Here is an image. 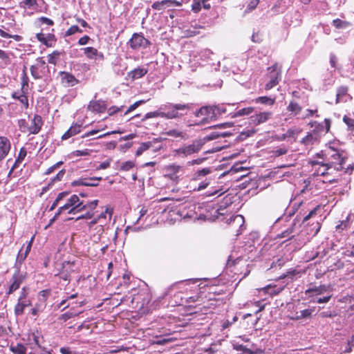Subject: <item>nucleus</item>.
<instances>
[{
    "label": "nucleus",
    "mask_w": 354,
    "mask_h": 354,
    "mask_svg": "<svg viewBox=\"0 0 354 354\" xmlns=\"http://www.w3.org/2000/svg\"><path fill=\"white\" fill-rule=\"evenodd\" d=\"M11 144L9 139L0 136V155H8L10 150Z\"/></svg>",
    "instance_id": "nucleus-35"
},
{
    "label": "nucleus",
    "mask_w": 354,
    "mask_h": 354,
    "mask_svg": "<svg viewBox=\"0 0 354 354\" xmlns=\"http://www.w3.org/2000/svg\"><path fill=\"white\" fill-rule=\"evenodd\" d=\"M27 94L28 93H22L21 91V95L19 98L17 100L23 104L24 109H27L29 106Z\"/></svg>",
    "instance_id": "nucleus-58"
},
{
    "label": "nucleus",
    "mask_w": 354,
    "mask_h": 354,
    "mask_svg": "<svg viewBox=\"0 0 354 354\" xmlns=\"http://www.w3.org/2000/svg\"><path fill=\"white\" fill-rule=\"evenodd\" d=\"M38 0H24L20 3V6L23 8H33L38 6Z\"/></svg>",
    "instance_id": "nucleus-52"
},
{
    "label": "nucleus",
    "mask_w": 354,
    "mask_h": 354,
    "mask_svg": "<svg viewBox=\"0 0 354 354\" xmlns=\"http://www.w3.org/2000/svg\"><path fill=\"white\" fill-rule=\"evenodd\" d=\"M37 64L36 66L39 68H41L40 73L46 75V72L49 71V67L48 65H46V62L44 60L43 57H38L37 59Z\"/></svg>",
    "instance_id": "nucleus-46"
},
{
    "label": "nucleus",
    "mask_w": 354,
    "mask_h": 354,
    "mask_svg": "<svg viewBox=\"0 0 354 354\" xmlns=\"http://www.w3.org/2000/svg\"><path fill=\"white\" fill-rule=\"evenodd\" d=\"M148 72L147 68L138 66L127 73V78H131L132 80H138L144 77Z\"/></svg>",
    "instance_id": "nucleus-29"
},
{
    "label": "nucleus",
    "mask_w": 354,
    "mask_h": 354,
    "mask_svg": "<svg viewBox=\"0 0 354 354\" xmlns=\"http://www.w3.org/2000/svg\"><path fill=\"white\" fill-rule=\"evenodd\" d=\"M219 219L222 221H225L226 223L231 226L235 231L236 236L242 234V232L245 229V218L242 215H231L229 218L224 216L223 217H221Z\"/></svg>",
    "instance_id": "nucleus-8"
},
{
    "label": "nucleus",
    "mask_w": 354,
    "mask_h": 354,
    "mask_svg": "<svg viewBox=\"0 0 354 354\" xmlns=\"http://www.w3.org/2000/svg\"><path fill=\"white\" fill-rule=\"evenodd\" d=\"M82 127V123L76 122L73 124L62 136V140H65L79 133Z\"/></svg>",
    "instance_id": "nucleus-30"
},
{
    "label": "nucleus",
    "mask_w": 354,
    "mask_h": 354,
    "mask_svg": "<svg viewBox=\"0 0 354 354\" xmlns=\"http://www.w3.org/2000/svg\"><path fill=\"white\" fill-rule=\"evenodd\" d=\"M268 70L269 71L270 80L265 85L266 90H270L277 85L281 77V66L277 63L268 67Z\"/></svg>",
    "instance_id": "nucleus-9"
},
{
    "label": "nucleus",
    "mask_w": 354,
    "mask_h": 354,
    "mask_svg": "<svg viewBox=\"0 0 354 354\" xmlns=\"http://www.w3.org/2000/svg\"><path fill=\"white\" fill-rule=\"evenodd\" d=\"M232 135V133L228 131L220 132L217 131H214L211 132L209 134L206 135L201 139L204 140V144H205L207 141H210L218 138H225Z\"/></svg>",
    "instance_id": "nucleus-34"
},
{
    "label": "nucleus",
    "mask_w": 354,
    "mask_h": 354,
    "mask_svg": "<svg viewBox=\"0 0 354 354\" xmlns=\"http://www.w3.org/2000/svg\"><path fill=\"white\" fill-rule=\"evenodd\" d=\"M59 351L62 354H80L78 352L73 351L69 346L61 347Z\"/></svg>",
    "instance_id": "nucleus-64"
},
{
    "label": "nucleus",
    "mask_w": 354,
    "mask_h": 354,
    "mask_svg": "<svg viewBox=\"0 0 354 354\" xmlns=\"http://www.w3.org/2000/svg\"><path fill=\"white\" fill-rule=\"evenodd\" d=\"M27 272L21 270H15V272L10 279V286L6 292L7 295H10L20 288L21 284L26 280Z\"/></svg>",
    "instance_id": "nucleus-10"
},
{
    "label": "nucleus",
    "mask_w": 354,
    "mask_h": 354,
    "mask_svg": "<svg viewBox=\"0 0 354 354\" xmlns=\"http://www.w3.org/2000/svg\"><path fill=\"white\" fill-rule=\"evenodd\" d=\"M127 44L133 50L145 49L151 45V42L142 32L133 33Z\"/></svg>",
    "instance_id": "nucleus-11"
},
{
    "label": "nucleus",
    "mask_w": 354,
    "mask_h": 354,
    "mask_svg": "<svg viewBox=\"0 0 354 354\" xmlns=\"http://www.w3.org/2000/svg\"><path fill=\"white\" fill-rule=\"evenodd\" d=\"M82 50L84 51V55L88 59L103 60L104 58V54L102 52H99L96 48L93 47H86L82 48Z\"/></svg>",
    "instance_id": "nucleus-24"
},
{
    "label": "nucleus",
    "mask_w": 354,
    "mask_h": 354,
    "mask_svg": "<svg viewBox=\"0 0 354 354\" xmlns=\"http://www.w3.org/2000/svg\"><path fill=\"white\" fill-rule=\"evenodd\" d=\"M297 310L295 313H292L290 318L295 320H299L301 319H307L310 318L314 311L313 308H308V309H298V307H296Z\"/></svg>",
    "instance_id": "nucleus-23"
},
{
    "label": "nucleus",
    "mask_w": 354,
    "mask_h": 354,
    "mask_svg": "<svg viewBox=\"0 0 354 354\" xmlns=\"http://www.w3.org/2000/svg\"><path fill=\"white\" fill-rule=\"evenodd\" d=\"M102 177H91L84 178L81 177L79 179L74 180L72 183L73 186H87V187H97L99 182L102 180Z\"/></svg>",
    "instance_id": "nucleus-14"
},
{
    "label": "nucleus",
    "mask_w": 354,
    "mask_h": 354,
    "mask_svg": "<svg viewBox=\"0 0 354 354\" xmlns=\"http://www.w3.org/2000/svg\"><path fill=\"white\" fill-rule=\"evenodd\" d=\"M204 145V140L200 138L193 141L192 144L182 148V151L183 153H187L188 155L198 153Z\"/></svg>",
    "instance_id": "nucleus-16"
},
{
    "label": "nucleus",
    "mask_w": 354,
    "mask_h": 354,
    "mask_svg": "<svg viewBox=\"0 0 354 354\" xmlns=\"http://www.w3.org/2000/svg\"><path fill=\"white\" fill-rule=\"evenodd\" d=\"M28 82H29V78L26 73V67L24 66L21 75V91L22 93H28Z\"/></svg>",
    "instance_id": "nucleus-37"
},
{
    "label": "nucleus",
    "mask_w": 354,
    "mask_h": 354,
    "mask_svg": "<svg viewBox=\"0 0 354 354\" xmlns=\"http://www.w3.org/2000/svg\"><path fill=\"white\" fill-rule=\"evenodd\" d=\"M98 200H93L84 203L83 201L80 200L79 208L80 212L86 210V212H94L95 209L98 205Z\"/></svg>",
    "instance_id": "nucleus-32"
},
{
    "label": "nucleus",
    "mask_w": 354,
    "mask_h": 354,
    "mask_svg": "<svg viewBox=\"0 0 354 354\" xmlns=\"http://www.w3.org/2000/svg\"><path fill=\"white\" fill-rule=\"evenodd\" d=\"M350 95L348 94V87L341 86L337 90L336 103L346 102Z\"/></svg>",
    "instance_id": "nucleus-33"
},
{
    "label": "nucleus",
    "mask_w": 354,
    "mask_h": 354,
    "mask_svg": "<svg viewBox=\"0 0 354 354\" xmlns=\"http://www.w3.org/2000/svg\"><path fill=\"white\" fill-rule=\"evenodd\" d=\"M302 109V107L295 101H291L287 106V111L291 112L294 115H298Z\"/></svg>",
    "instance_id": "nucleus-43"
},
{
    "label": "nucleus",
    "mask_w": 354,
    "mask_h": 354,
    "mask_svg": "<svg viewBox=\"0 0 354 354\" xmlns=\"http://www.w3.org/2000/svg\"><path fill=\"white\" fill-rule=\"evenodd\" d=\"M28 337H29L30 341H32V342L30 343V344H31L30 347L32 348H35V346H37L38 348H41L40 343H39V336L37 333H32L31 334L29 335Z\"/></svg>",
    "instance_id": "nucleus-49"
},
{
    "label": "nucleus",
    "mask_w": 354,
    "mask_h": 354,
    "mask_svg": "<svg viewBox=\"0 0 354 354\" xmlns=\"http://www.w3.org/2000/svg\"><path fill=\"white\" fill-rule=\"evenodd\" d=\"M32 301L30 300L17 299V302L14 308V313L16 317H19L24 315V309L26 307L30 306Z\"/></svg>",
    "instance_id": "nucleus-25"
},
{
    "label": "nucleus",
    "mask_w": 354,
    "mask_h": 354,
    "mask_svg": "<svg viewBox=\"0 0 354 354\" xmlns=\"http://www.w3.org/2000/svg\"><path fill=\"white\" fill-rule=\"evenodd\" d=\"M88 109L94 113H104L107 109L106 104L103 100H91L88 105Z\"/></svg>",
    "instance_id": "nucleus-18"
},
{
    "label": "nucleus",
    "mask_w": 354,
    "mask_h": 354,
    "mask_svg": "<svg viewBox=\"0 0 354 354\" xmlns=\"http://www.w3.org/2000/svg\"><path fill=\"white\" fill-rule=\"evenodd\" d=\"M290 17V26H292L294 27L299 26L301 23V19H300V13L299 12H295L293 14L289 15H286V20H288V18Z\"/></svg>",
    "instance_id": "nucleus-39"
},
{
    "label": "nucleus",
    "mask_w": 354,
    "mask_h": 354,
    "mask_svg": "<svg viewBox=\"0 0 354 354\" xmlns=\"http://www.w3.org/2000/svg\"><path fill=\"white\" fill-rule=\"evenodd\" d=\"M259 0H251L247 6L245 12H250L257 8L259 4Z\"/></svg>",
    "instance_id": "nucleus-63"
},
{
    "label": "nucleus",
    "mask_w": 354,
    "mask_h": 354,
    "mask_svg": "<svg viewBox=\"0 0 354 354\" xmlns=\"http://www.w3.org/2000/svg\"><path fill=\"white\" fill-rule=\"evenodd\" d=\"M194 107L195 104L193 103L174 104L167 102L161 105L159 110L146 113L142 118V121L157 117L169 120L180 118L187 115L188 111L194 110Z\"/></svg>",
    "instance_id": "nucleus-3"
},
{
    "label": "nucleus",
    "mask_w": 354,
    "mask_h": 354,
    "mask_svg": "<svg viewBox=\"0 0 354 354\" xmlns=\"http://www.w3.org/2000/svg\"><path fill=\"white\" fill-rule=\"evenodd\" d=\"M349 227V222L347 219L340 221L339 224H338L335 227V230L337 232H341L342 231L347 229Z\"/></svg>",
    "instance_id": "nucleus-55"
},
{
    "label": "nucleus",
    "mask_w": 354,
    "mask_h": 354,
    "mask_svg": "<svg viewBox=\"0 0 354 354\" xmlns=\"http://www.w3.org/2000/svg\"><path fill=\"white\" fill-rule=\"evenodd\" d=\"M25 156H17V158L15 161L10 171L8 173V176L11 174V173L13 171V170L17 167H19V165L22 163L23 160H24Z\"/></svg>",
    "instance_id": "nucleus-62"
},
{
    "label": "nucleus",
    "mask_w": 354,
    "mask_h": 354,
    "mask_svg": "<svg viewBox=\"0 0 354 354\" xmlns=\"http://www.w3.org/2000/svg\"><path fill=\"white\" fill-rule=\"evenodd\" d=\"M73 310V308H72L71 310H70V311H68L64 314H62L59 317V319L61 321H63V322H66L69 319H71L72 317H75L82 313V311H74Z\"/></svg>",
    "instance_id": "nucleus-44"
},
{
    "label": "nucleus",
    "mask_w": 354,
    "mask_h": 354,
    "mask_svg": "<svg viewBox=\"0 0 354 354\" xmlns=\"http://www.w3.org/2000/svg\"><path fill=\"white\" fill-rule=\"evenodd\" d=\"M271 112H261L250 116L251 122L254 125H259L266 122L271 116Z\"/></svg>",
    "instance_id": "nucleus-26"
},
{
    "label": "nucleus",
    "mask_w": 354,
    "mask_h": 354,
    "mask_svg": "<svg viewBox=\"0 0 354 354\" xmlns=\"http://www.w3.org/2000/svg\"><path fill=\"white\" fill-rule=\"evenodd\" d=\"M274 98L268 96H261L254 100L256 103H261L266 105H272L274 103Z\"/></svg>",
    "instance_id": "nucleus-48"
},
{
    "label": "nucleus",
    "mask_w": 354,
    "mask_h": 354,
    "mask_svg": "<svg viewBox=\"0 0 354 354\" xmlns=\"http://www.w3.org/2000/svg\"><path fill=\"white\" fill-rule=\"evenodd\" d=\"M36 37L41 43L45 45L47 47L53 46V43L56 41V38L55 35L48 33L47 35H44L42 32H39L36 35Z\"/></svg>",
    "instance_id": "nucleus-22"
},
{
    "label": "nucleus",
    "mask_w": 354,
    "mask_h": 354,
    "mask_svg": "<svg viewBox=\"0 0 354 354\" xmlns=\"http://www.w3.org/2000/svg\"><path fill=\"white\" fill-rule=\"evenodd\" d=\"M228 188L223 186L218 185L216 187H213L211 190H209L206 192V196H220L227 191Z\"/></svg>",
    "instance_id": "nucleus-36"
},
{
    "label": "nucleus",
    "mask_w": 354,
    "mask_h": 354,
    "mask_svg": "<svg viewBox=\"0 0 354 354\" xmlns=\"http://www.w3.org/2000/svg\"><path fill=\"white\" fill-rule=\"evenodd\" d=\"M233 348L237 351L241 352L243 354H261L262 350L257 347L254 344H251L250 346L248 345H243L236 342L233 344Z\"/></svg>",
    "instance_id": "nucleus-13"
},
{
    "label": "nucleus",
    "mask_w": 354,
    "mask_h": 354,
    "mask_svg": "<svg viewBox=\"0 0 354 354\" xmlns=\"http://www.w3.org/2000/svg\"><path fill=\"white\" fill-rule=\"evenodd\" d=\"M22 248H24V246ZM27 256L28 254L26 252H23V248H21L17 254L16 261L13 267L14 270H21L22 263L26 259Z\"/></svg>",
    "instance_id": "nucleus-38"
},
{
    "label": "nucleus",
    "mask_w": 354,
    "mask_h": 354,
    "mask_svg": "<svg viewBox=\"0 0 354 354\" xmlns=\"http://www.w3.org/2000/svg\"><path fill=\"white\" fill-rule=\"evenodd\" d=\"M284 286H277L275 284H268L263 288H259V292H263L265 294H268L270 296H274L281 292Z\"/></svg>",
    "instance_id": "nucleus-27"
},
{
    "label": "nucleus",
    "mask_w": 354,
    "mask_h": 354,
    "mask_svg": "<svg viewBox=\"0 0 354 354\" xmlns=\"http://www.w3.org/2000/svg\"><path fill=\"white\" fill-rule=\"evenodd\" d=\"M64 174H65V170L64 169L60 170L57 173V174L50 180V182L48 183V186H51L55 182L60 181L63 178Z\"/></svg>",
    "instance_id": "nucleus-57"
},
{
    "label": "nucleus",
    "mask_w": 354,
    "mask_h": 354,
    "mask_svg": "<svg viewBox=\"0 0 354 354\" xmlns=\"http://www.w3.org/2000/svg\"><path fill=\"white\" fill-rule=\"evenodd\" d=\"M10 350L13 354H26L27 353L26 347L21 343H18L16 345H11Z\"/></svg>",
    "instance_id": "nucleus-41"
},
{
    "label": "nucleus",
    "mask_w": 354,
    "mask_h": 354,
    "mask_svg": "<svg viewBox=\"0 0 354 354\" xmlns=\"http://www.w3.org/2000/svg\"><path fill=\"white\" fill-rule=\"evenodd\" d=\"M319 209V205L310 208L309 204L304 203L303 201L294 203L291 209H287L286 214L278 218V220L287 221L288 218L296 214V216L294 218L291 227H288L286 230L278 234L277 237L281 239L285 238L287 241L291 240L290 244H292V235L295 234L297 223H300L301 221H302V224H304V223L313 218L317 214V212Z\"/></svg>",
    "instance_id": "nucleus-2"
},
{
    "label": "nucleus",
    "mask_w": 354,
    "mask_h": 354,
    "mask_svg": "<svg viewBox=\"0 0 354 354\" xmlns=\"http://www.w3.org/2000/svg\"><path fill=\"white\" fill-rule=\"evenodd\" d=\"M180 3L176 0H162L161 1H155L151 5V8L156 10H164L167 7L179 6Z\"/></svg>",
    "instance_id": "nucleus-20"
},
{
    "label": "nucleus",
    "mask_w": 354,
    "mask_h": 354,
    "mask_svg": "<svg viewBox=\"0 0 354 354\" xmlns=\"http://www.w3.org/2000/svg\"><path fill=\"white\" fill-rule=\"evenodd\" d=\"M239 199L236 193L234 191L228 192L223 198L218 207H212L210 214H206L205 216L209 220L214 221L223 217L227 213L226 209L232 203Z\"/></svg>",
    "instance_id": "nucleus-5"
},
{
    "label": "nucleus",
    "mask_w": 354,
    "mask_h": 354,
    "mask_svg": "<svg viewBox=\"0 0 354 354\" xmlns=\"http://www.w3.org/2000/svg\"><path fill=\"white\" fill-rule=\"evenodd\" d=\"M333 26H334L336 28H345L348 26V22L345 21H342L339 19H335L332 22Z\"/></svg>",
    "instance_id": "nucleus-56"
},
{
    "label": "nucleus",
    "mask_w": 354,
    "mask_h": 354,
    "mask_svg": "<svg viewBox=\"0 0 354 354\" xmlns=\"http://www.w3.org/2000/svg\"><path fill=\"white\" fill-rule=\"evenodd\" d=\"M145 103V100H138L136 102H134L133 104H131L129 108L128 109L124 112V115H127L129 113L133 111V110H135L136 108H138L140 105L142 104Z\"/></svg>",
    "instance_id": "nucleus-60"
},
{
    "label": "nucleus",
    "mask_w": 354,
    "mask_h": 354,
    "mask_svg": "<svg viewBox=\"0 0 354 354\" xmlns=\"http://www.w3.org/2000/svg\"><path fill=\"white\" fill-rule=\"evenodd\" d=\"M332 165L329 164L322 163L317 170V174L323 176L330 174L329 171L332 170Z\"/></svg>",
    "instance_id": "nucleus-45"
},
{
    "label": "nucleus",
    "mask_w": 354,
    "mask_h": 354,
    "mask_svg": "<svg viewBox=\"0 0 354 354\" xmlns=\"http://www.w3.org/2000/svg\"><path fill=\"white\" fill-rule=\"evenodd\" d=\"M300 131L297 129H289L285 133L281 136L283 140L288 138L295 139L296 136L299 133Z\"/></svg>",
    "instance_id": "nucleus-47"
},
{
    "label": "nucleus",
    "mask_w": 354,
    "mask_h": 354,
    "mask_svg": "<svg viewBox=\"0 0 354 354\" xmlns=\"http://www.w3.org/2000/svg\"><path fill=\"white\" fill-rule=\"evenodd\" d=\"M97 223H100V224L96 227L95 230H97V232L100 234L102 233V232L104 231V222L100 221L97 216L96 218H94L88 223V227L89 230H91L92 227Z\"/></svg>",
    "instance_id": "nucleus-40"
},
{
    "label": "nucleus",
    "mask_w": 354,
    "mask_h": 354,
    "mask_svg": "<svg viewBox=\"0 0 354 354\" xmlns=\"http://www.w3.org/2000/svg\"><path fill=\"white\" fill-rule=\"evenodd\" d=\"M50 289H46V290H41L39 292V299L41 301H43L44 303H45V301L47 300V299L49 297L50 295Z\"/></svg>",
    "instance_id": "nucleus-54"
},
{
    "label": "nucleus",
    "mask_w": 354,
    "mask_h": 354,
    "mask_svg": "<svg viewBox=\"0 0 354 354\" xmlns=\"http://www.w3.org/2000/svg\"><path fill=\"white\" fill-rule=\"evenodd\" d=\"M43 125L42 118L39 115L35 114L32 119H31V123L29 125L28 133L30 134H37Z\"/></svg>",
    "instance_id": "nucleus-19"
},
{
    "label": "nucleus",
    "mask_w": 354,
    "mask_h": 354,
    "mask_svg": "<svg viewBox=\"0 0 354 354\" xmlns=\"http://www.w3.org/2000/svg\"><path fill=\"white\" fill-rule=\"evenodd\" d=\"M328 286L326 285H319L318 286L310 284L308 288L305 290V295L308 297H313L314 296L320 295L327 292Z\"/></svg>",
    "instance_id": "nucleus-17"
},
{
    "label": "nucleus",
    "mask_w": 354,
    "mask_h": 354,
    "mask_svg": "<svg viewBox=\"0 0 354 354\" xmlns=\"http://www.w3.org/2000/svg\"><path fill=\"white\" fill-rule=\"evenodd\" d=\"M19 129L22 133H28L29 125L26 119H19L17 121Z\"/></svg>",
    "instance_id": "nucleus-50"
},
{
    "label": "nucleus",
    "mask_w": 354,
    "mask_h": 354,
    "mask_svg": "<svg viewBox=\"0 0 354 354\" xmlns=\"http://www.w3.org/2000/svg\"><path fill=\"white\" fill-rule=\"evenodd\" d=\"M299 226L301 227V229L298 232L295 231V234L292 235V245L295 249H300L309 242L320 230L321 223L316 221L310 225L301 223Z\"/></svg>",
    "instance_id": "nucleus-4"
},
{
    "label": "nucleus",
    "mask_w": 354,
    "mask_h": 354,
    "mask_svg": "<svg viewBox=\"0 0 354 354\" xmlns=\"http://www.w3.org/2000/svg\"><path fill=\"white\" fill-rule=\"evenodd\" d=\"M62 83L67 87L74 86L80 81L71 73L68 72H61Z\"/></svg>",
    "instance_id": "nucleus-21"
},
{
    "label": "nucleus",
    "mask_w": 354,
    "mask_h": 354,
    "mask_svg": "<svg viewBox=\"0 0 354 354\" xmlns=\"http://www.w3.org/2000/svg\"><path fill=\"white\" fill-rule=\"evenodd\" d=\"M198 279H190L178 283L177 284H174L167 289L165 293V296L169 297H173L174 304L175 305H183L184 303L185 295H184L181 292V290H185L187 291L189 290V288L187 286H189L190 284H194L196 282L198 281Z\"/></svg>",
    "instance_id": "nucleus-6"
},
{
    "label": "nucleus",
    "mask_w": 354,
    "mask_h": 354,
    "mask_svg": "<svg viewBox=\"0 0 354 354\" xmlns=\"http://www.w3.org/2000/svg\"><path fill=\"white\" fill-rule=\"evenodd\" d=\"M213 105H205L194 111L196 117L205 116L202 119L200 124H206L209 121H213Z\"/></svg>",
    "instance_id": "nucleus-12"
},
{
    "label": "nucleus",
    "mask_w": 354,
    "mask_h": 354,
    "mask_svg": "<svg viewBox=\"0 0 354 354\" xmlns=\"http://www.w3.org/2000/svg\"><path fill=\"white\" fill-rule=\"evenodd\" d=\"M255 133V131L254 130H246V131H242L240 135L239 136V140H244L248 137H250L252 136V135H254Z\"/></svg>",
    "instance_id": "nucleus-61"
},
{
    "label": "nucleus",
    "mask_w": 354,
    "mask_h": 354,
    "mask_svg": "<svg viewBox=\"0 0 354 354\" xmlns=\"http://www.w3.org/2000/svg\"><path fill=\"white\" fill-rule=\"evenodd\" d=\"M220 162H217L214 161L212 165L198 169L193 174L192 183L196 184L194 187V191L199 192L206 189L210 185L211 180L208 178H205L203 180V178L214 171L226 169V170L218 176V178L229 177V180L230 181H238L248 174V173H240L245 172L251 167L249 165H246L245 161L235 162L230 169H227V165L225 163Z\"/></svg>",
    "instance_id": "nucleus-1"
},
{
    "label": "nucleus",
    "mask_w": 354,
    "mask_h": 354,
    "mask_svg": "<svg viewBox=\"0 0 354 354\" xmlns=\"http://www.w3.org/2000/svg\"><path fill=\"white\" fill-rule=\"evenodd\" d=\"M253 111H254V108L247 107V108H243V109H239L233 113H230V115H231L232 118H234L241 117V116H243V115H248L251 114L253 112Z\"/></svg>",
    "instance_id": "nucleus-42"
},
{
    "label": "nucleus",
    "mask_w": 354,
    "mask_h": 354,
    "mask_svg": "<svg viewBox=\"0 0 354 354\" xmlns=\"http://www.w3.org/2000/svg\"><path fill=\"white\" fill-rule=\"evenodd\" d=\"M305 273V270H298L296 268H290L288 269L285 274H281L279 278L285 279L289 278L292 281L297 279L299 277H301L303 274Z\"/></svg>",
    "instance_id": "nucleus-31"
},
{
    "label": "nucleus",
    "mask_w": 354,
    "mask_h": 354,
    "mask_svg": "<svg viewBox=\"0 0 354 354\" xmlns=\"http://www.w3.org/2000/svg\"><path fill=\"white\" fill-rule=\"evenodd\" d=\"M241 264V266H245L246 264V262L243 261V259L239 256L235 257L233 254H231L227 259V267L228 268H231L232 267L234 268V270H232L231 271H233L236 273V266Z\"/></svg>",
    "instance_id": "nucleus-28"
},
{
    "label": "nucleus",
    "mask_w": 354,
    "mask_h": 354,
    "mask_svg": "<svg viewBox=\"0 0 354 354\" xmlns=\"http://www.w3.org/2000/svg\"><path fill=\"white\" fill-rule=\"evenodd\" d=\"M77 32L81 33V32H82V30L80 29L78 26L73 25V26H71L67 30V31L65 32V36L66 37L71 36V35H74V34H75Z\"/></svg>",
    "instance_id": "nucleus-53"
},
{
    "label": "nucleus",
    "mask_w": 354,
    "mask_h": 354,
    "mask_svg": "<svg viewBox=\"0 0 354 354\" xmlns=\"http://www.w3.org/2000/svg\"><path fill=\"white\" fill-rule=\"evenodd\" d=\"M320 135L317 130L314 129L308 132L307 135L302 138L301 142L306 147L317 145L319 142Z\"/></svg>",
    "instance_id": "nucleus-15"
},
{
    "label": "nucleus",
    "mask_w": 354,
    "mask_h": 354,
    "mask_svg": "<svg viewBox=\"0 0 354 354\" xmlns=\"http://www.w3.org/2000/svg\"><path fill=\"white\" fill-rule=\"evenodd\" d=\"M135 166V163L132 160L122 162L120 165V169L122 171H129Z\"/></svg>",
    "instance_id": "nucleus-59"
},
{
    "label": "nucleus",
    "mask_w": 354,
    "mask_h": 354,
    "mask_svg": "<svg viewBox=\"0 0 354 354\" xmlns=\"http://www.w3.org/2000/svg\"><path fill=\"white\" fill-rule=\"evenodd\" d=\"M30 73L32 77L35 80H39L41 79L44 75H42L40 73V71H39L38 66L36 65H32L30 68Z\"/></svg>",
    "instance_id": "nucleus-51"
},
{
    "label": "nucleus",
    "mask_w": 354,
    "mask_h": 354,
    "mask_svg": "<svg viewBox=\"0 0 354 354\" xmlns=\"http://www.w3.org/2000/svg\"><path fill=\"white\" fill-rule=\"evenodd\" d=\"M80 198L77 195L73 194L66 202L59 207L57 212L55 213V217H58L64 212L66 211L69 214H75L80 212L79 208Z\"/></svg>",
    "instance_id": "nucleus-7"
}]
</instances>
